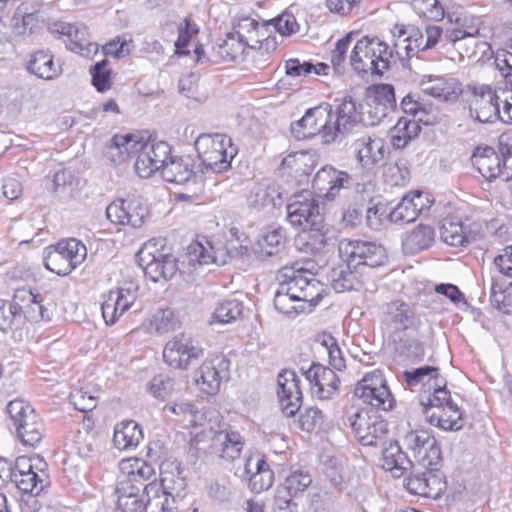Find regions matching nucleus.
<instances>
[{
	"label": "nucleus",
	"instance_id": "52",
	"mask_svg": "<svg viewBox=\"0 0 512 512\" xmlns=\"http://www.w3.org/2000/svg\"><path fill=\"white\" fill-rule=\"evenodd\" d=\"M351 268L335 269L332 272L331 285L336 293H343L356 288L358 284L357 276L350 270Z\"/></svg>",
	"mask_w": 512,
	"mask_h": 512
},
{
	"label": "nucleus",
	"instance_id": "45",
	"mask_svg": "<svg viewBox=\"0 0 512 512\" xmlns=\"http://www.w3.org/2000/svg\"><path fill=\"white\" fill-rule=\"evenodd\" d=\"M151 326L157 334H166L179 328L180 320L172 309H158L153 314Z\"/></svg>",
	"mask_w": 512,
	"mask_h": 512
},
{
	"label": "nucleus",
	"instance_id": "59",
	"mask_svg": "<svg viewBox=\"0 0 512 512\" xmlns=\"http://www.w3.org/2000/svg\"><path fill=\"white\" fill-rule=\"evenodd\" d=\"M164 411L182 416L191 426H196L202 414L191 403H176L165 405Z\"/></svg>",
	"mask_w": 512,
	"mask_h": 512
},
{
	"label": "nucleus",
	"instance_id": "2",
	"mask_svg": "<svg viewBox=\"0 0 512 512\" xmlns=\"http://www.w3.org/2000/svg\"><path fill=\"white\" fill-rule=\"evenodd\" d=\"M287 220L295 228L315 232L318 242L326 244L323 232V216L314 195L309 190H302L289 199L286 206Z\"/></svg>",
	"mask_w": 512,
	"mask_h": 512
},
{
	"label": "nucleus",
	"instance_id": "57",
	"mask_svg": "<svg viewBox=\"0 0 512 512\" xmlns=\"http://www.w3.org/2000/svg\"><path fill=\"white\" fill-rule=\"evenodd\" d=\"M106 59L97 62L91 67L92 83L99 92H104L111 87V70L107 68Z\"/></svg>",
	"mask_w": 512,
	"mask_h": 512
},
{
	"label": "nucleus",
	"instance_id": "31",
	"mask_svg": "<svg viewBox=\"0 0 512 512\" xmlns=\"http://www.w3.org/2000/svg\"><path fill=\"white\" fill-rule=\"evenodd\" d=\"M435 232L429 225L419 224L412 231L405 233L402 248L406 254H416L429 248L434 242Z\"/></svg>",
	"mask_w": 512,
	"mask_h": 512
},
{
	"label": "nucleus",
	"instance_id": "20",
	"mask_svg": "<svg viewBox=\"0 0 512 512\" xmlns=\"http://www.w3.org/2000/svg\"><path fill=\"white\" fill-rule=\"evenodd\" d=\"M300 380L292 370H284L278 375L277 396L282 412L287 417L294 416L302 405Z\"/></svg>",
	"mask_w": 512,
	"mask_h": 512
},
{
	"label": "nucleus",
	"instance_id": "64",
	"mask_svg": "<svg viewBox=\"0 0 512 512\" xmlns=\"http://www.w3.org/2000/svg\"><path fill=\"white\" fill-rule=\"evenodd\" d=\"M70 401L75 409L81 412L92 411L97 406V399L83 389H75L70 393Z\"/></svg>",
	"mask_w": 512,
	"mask_h": 512
},
{
	"label": "nucleus",
	"instance_id": "25",
	"mask_svg": "<svg viewBox=\"0 0 512 512\" xmlns=\"http://www.w3.org/2000/svg\"><path fill=\"white\" fill-rule=\"evenodd\" d=\"M140 138L132 134L115 135L105 150V157L114 165H121L135 156L137 158Z\"/></svg>",
	"mask_w": 512,
	"mask_h": 512
},
{
	"label": "nucleus",
	"instance_id": "23",
	"mask_svg": "<svg viewBox=\"0 0 512 512\" xmlns=\"http://www.w3.org/2000/svg\"><path fill=\"white\" fill-rule=\"evenodd\" d=\"M351 176L344 171L326 165L317 171L313 179V188L323 194L324 198L332 201L342 188H346Z\"/></svg>",
	"mask_w": 512,
	"mask_h": 512
},
{
	"label": "nucleus",
	"instance_id": "53",
	"mask_svg": "<svg viewBox=\"0 0 512 512\" xmlns=\"http://www.w3.org/2000/svg\"><path fill=\"white\" fill-rule=\"evenodd\" d=\"M411 6L420 17L435 21L444 17V9L438 0H412Z\"/></svg>",
	"mask_w": 512,
	"mask_h": 512
},
{
	"label": "nucleus",
	"instance_id": "3",
	"mask_svg": "<svg viewBox=\"0 0 512 512\" xmlns=\"http://www.w3.org/2000/svg\"><path fill=\"white\" fill-rule=\"evenodd\" d=\"M392 50L379 39L363 37L358 40L350 55V64L358 73L382 75L390 67Z\"/></svg>",
	"mask_w": 512,
	"mask_h": 512
},
{
	"label": "nucleus",
	"instance_id": "6",
	"mask_svg": "<svg viewBox=\"0 0 512 512\" xmlns=\"http://www.w3.org/2000/svg\"><path fill=\"white\" fill-rule=\"evenodd\" d=\"M347 422L356 439L364 446H377L388 433V424L373 409H355L347 414Z\"/></svg>",
	"mask_w": 512,
	"mask_h": 512
},
{
	"label": "nucleus",
	"instance_id": "5",
	"mask_svg": "<svg viewBox=\"0 0 512 512\" xmlns=\"http://www.w3.org/2000/svg\"><path fill=\"white\" fill-rule=\"evenodd\" d=\"M87 257L86 246L76 238H68L47 248L45 267L57 275L66 276Z\"/></svg>",
	"mask_w": 512,
	"mask_h": 512
},
{
	"label": "nucleus",
	"instance_id": "48",
	"mask_svg": "<svg viewBox=\"0 0 512 512\" xmlns=\"http://www.w3.org/2000/svg\"><path fill=\"white\" fill-rule=\"evenodd\" d=\"M312 483V478L308 472L296 470L291 472L284 483L277 489H284L289 496L296 497L299 493L306 490Z\"/></svg>",
	"mask_w": 512,
	"mask_h": 512
},
{
	"label": "nucleus",
	"instance_id": "32",
	"mask_svg": "<svg viewBox=\"0 0 512 512\" xmlns=\"http://www.w3.org/2000/svg\"><path fill=\"white\" fill-rule=\"evenodd\" d=\"M250 208L260 210L265 207H277L282 205V193L275 184H259L255 186L248 196Z\"/></svg>",
	"mask_w": 512,
	"mask_h": 512
},
{
	"label": "nucleus",
	"instance_id": "58",
	"mask_svg": "<svg viewBox=\"0 0 512 512\" xmlns=\"http://www.w3.org/2000/svg\"><path fill=\"white\" fill-rule=\"evenodd\" d=\"M20 307L17 304L6 303L0 299V330L7 332L21 318Z\"/></svg>",
	"mask_w": 512,
	"mask_h": 512
},
{
	"label": "nucleus",
	"instance_id": "22",
	"mask_svg": "<svg viewBox=\"0 0 512 512\" xmlns=\"http://www.w3.org/2000/svg\"><path fill=\"white\" fill-rule=\"evenodd\" d=\"M302 371L311 385L312 393L319 399L331 398L339 388L340 380L330 368L313 363L307 370L302 368Z\"/></svg>",
	"mask_w": 512,
	"mask_h": 512
},
{
	"label": "nucleus",
	"instance_id": "18",
	"mask_svg": "<svg viewBox=\"0 0 512 512\" xmlns=\"http://www.w3.org/2000/svg\"><path fill=\"white\" fill-rule=\"evenodd\" d=\"M339 103L336 108V118L332 126V132H328L330 139L341 140L348 134L353 127L364 120V107L357 104L352 96L346 95L342 99L337 100Z\"/></svg>",
	"mask_w": 512,
	"mask_h": 512
},
{
	"label": "nucleus",
	"instance_id": "40",
	"mask_svg": "<svg viewBox=\"0 0 512 512\" xmlns=\"http://www.w3.org/2000/svg\"><path fill=\"white\" fill-rule=\"evenodd\" d=\"M421 132L417 121L400 118L391 130L392 144L397 149L404 148L411 140L415 139Z\"/></svg>",
	"mask_w": 512,
	"mask_h": 512
},
{
	"label": "nucleus",
	"instance_id": "1",
	"mask_svg": "<svg viewBox=\"0 0 512 512\" xmlns=\"http://www.w3.org/2000/svg\"><path fill=\"white\" fill-rule=\"evenodd\" d=\"M277 279L279 288L274 296V306L290 318L311 312L323 297L324 285L299 264L283 267Z\"/></svg>",
	"mask_w": 512,
	"mask_h": 512
},
{
	"label": "nucleus",
	"instance_id": "10",
	"mask_svg": "<svg viewBox=\"0 0 512 512\" xmlns=\"http://www.w3.org/2000/svg\"><path fill=\"white\" fill-rule=\"evenodd\" d=\"M138 263L145 276L153 282L172 278L178 269L176 258L164 249H156L154 245H145L139 251Z\"/></svg>",
	"mask_w": 512,
	"mask_h": 512
},
{
	"label": "nucleus",
	"instance_id": "28",
	"mask_svg": "<svg viewBox=\"0 0 512 512\" xmlns=\"http://www.w3.org/2000/svg\"><path fill=\"white\" fill-rule=\"evenodd\" d=\"M165 181L184 184L196 175L193 159L189 156L170 157L166 161L161 171Z\"/></svg>",
	"mask_w": 512,
	"mask_h": 512
},
{
	"label": "nucleus",
	"instance_id": "33",
	"mask_svg": "<svg viewBox=\"0 0 512 512\" xmlns=\"http://www.w3.org/2000/svg\"><path fill=\"white\" fill-rule=\"evenodd\" d=\"M247 47L256 48V45L246 42L235 33H229L224 40L213 47V52L219 60L237 61L243 57Z\"/></svg>",
	"mask_w": 512,
	"mask_h": 512
},
{
	"label": "nucleus",
	"instance_id": "62",
	"mask_svg": "<svg viewBox=\"0 0 512 512\" xmlns=\"http://www.w3.org/2000/svg\"><path fill=\"white\" fill-rule=\"evenodd\" d=\"M270 23L282 36H289L299 30V24L297 23L295 16L287 11L270 20Z\"/></svg>",
	"mask_w": 512,
	"mask_h": 512
},
{
	"label": "nucleus",
	"instance_id": "4",
	"mask_svg": "<svg viewBox=\"0 0 512 512\" xmlns=\"http://www.w3.org/2000/svg\"><path fill=\"white\" fill-rule=\"evenodd\" d=\"M195 149L206 169L222 172L230 167L236 154L231 139L221 134H202L195 141Z\"/></svg>",
	"mask_w": 512,
	"mask_h": 512
},
{
	"label": "nucleus",
	"instance_id": "46",
	"mask_svg": "<svg viewBox=\"0 0 512 512\" xmlns=\"http://www.w3.org/2000/svg\"><path fill=\"white\" fill-rule=\"evenodd\" d=\"M479 37L484 38V35L481 32V28L477 24L447 29L444 34L445 40L456 45L458 49H463L464 41H473L474 38Z\"/></svg>",
	"mask_w": 512,
	"mask_h": 512
},
{
	"label": "nucleus",
	"instance_id": "30",
	"mask_svg": "<svg viewBox=\"0 0 512 512\" xmlns=\"http://www.w3.org/2000/svg\"><path fill=\"white\" fill-rule=\"evenodd\" d=\"M425 409L424 415L431 425L437 426L445 431H457L463 427L462 413L457 404H449L440 412Z\"/></svg>",
	"mask_w": 512,
	"mask_h": 512
},
{
	"label": "nucleus",
	"instance_id": "55",
	"mask_svg": "<svg viewBox=\"0 0 512 512\" xmlns=\"http://www.w3.org/2000/svg\"><path fill=\"white\" fill-rule=\"evenodd\" d=\"M119 482H128L132 487H140L144 491L145 482H156V473L154 467L143 460V465H138L131 478L120 479Z\"/></svg>",
	"mask_w": 512,
	"mask_h": 512
},
{
	"label": "nucleus",
	"instance_id": "36",
	"mask_svg": "<svg viewBox=\"0 0 512 512\" xmlns=\"http://www.w3.org/2000/svg\"><path fill=\"white\" fill-rule=\"evenodd\" d=\"M140 487H132L128 482H118L117 511L118 512H143V495L140 497Z\"/></svg>",
	"mask_w": 512,
	"mask_h": 512
},
{
	"label": "nucleus",
	"instance_id": "34",
	"mask_svg": "<svg viewBox=\"0 0 512 512\" xmlns=\"http://www.w3.org/2000/svg\"><path fill=\"white\" fill-rule=\"evenodd\" d=\"M142 438V430L133 420L123 421L115 426L113 443L119 450L137 447Z\"/></svg>",
	"mask_w": 512,
	"mask_h": 512
},
{
	"label": "nucleus",
	"instance_id": "29",
	"mask_svg": "<svg viewBox=\"0 0 512 512\" xmlns=\"http://www.w3.org/2000/svg\"><path fill=\"white\" fill-rule=\"evenodd\" d=\"M27 70L44 80H52L62 72L61 67L55 64L53 55L45 50H38L30 55Z\"/></svg>",
	"mask_w": 512,
	"mask_h": 512
},
{
	"label": "nucleus",
	"instance_id": "51",
	"mask_svg": "<svg viewBox=\"0 0 512 512\" xmlns=\"http://www.w3.org/2000/svg\"><path fill=\"white\" fill-rule=\"evenodd\" d=\"M6 411L14 428L19 425V423L25 421L28 416L36 414L32 405L22 398L10 401L6 406Z\"/></svg>",
	"mask_w": 512,
	"mask_h": 512
},
{
	"label": "nucleus",
	"instance_id": "27",
	"mask_svg": "<svg viewBox=\"0 0 512 512\" xmlns=\"http://www.w3.org/2000/svg\"><path fill=\"white\" fill-rule=\"evenodd\" d=\"M245 473L249 475V487L260 493L268 490L274 482V473L267 462L259 456L249 457L245 464Z\"/></svg>",
	"mask_w": 512,
	"mask_h": 512
},
{
	"label": "nucleus",
	"instance_id": "26",
	"mask_svg": "<svg viewBox=\"0 0 512 512\" xmlns=\"http://www.w3.org/2000/svg\"><path fill=\"white\" fill-rule=\"evenodd\" d=\"M211 441L213 453L226 461H233L239 458L244 446L241 435L232 430L215 432Z\"/></svg>",
	"mask_w": 512,
	"mask_h": 512
},
{
	"label": "nucleus",
	"instance_id": "21",
	"mask_svg": "<svg viewBox=\"0 0 512 512\" xmlns=\"http://www.w3.org/2000/svg\"><path fill=\"white\" fill-rule=\"evenodd\" d=\"M350 149L356 156L357 161L364 168H371L384 161L387 153V147L384 140L380 137L363 135L353 139Z\"/></svg>",
	"mask_w": 512,
	"mask_h": 512
},
{
	"label": "nucleus",
	"instance_id": "13",
	"mask_svg": "<svg viewBox=\"0 0 512 512\" xmlns=\"http://www.w3.org/2000/svg\"><path fill=\"white\" fill-rule=\"evenodd\" d=\"M438 466H425L421 463H415L404 480L405 488L411 494L437 497L444 488Z\"/></svg>",
	"mask_w": 512,
	"mask_h": 512
},
{
	"label": "nucleus",
	"instance_id": "14",
	"mask_svg": "<svg viewBox=\"0 0 512 512\" xmlns=\"http://www.w3.org/2000/svg\"><path fill=\"white\" fill-rule=\"evenodd\" d=\"M472 94L468 99L469 114L481 123L493 122L500 117V96L486 84L469 87Z\"/></svg>",
	"mask_w": 512,
	"mask_h": 512
},
{
	"label": "nucleus",
	"instance_id": "43",
	"mask_svg": "<svg viewBox=\"0 0 512 512\" xmlns=\"http://www.w3.org/2000/svg\"><path fill=\"white\" fill-rule=\"evenodd\" d=\"M355 396L362 399L363 402L369 404L373 409H381L383 411H389L393 408L395 404V399L390 392L389 388L387 387V396H385V393L377 390H374L373 388H366L363 391H357L354 392Z\"/></svg>",
	"mask_w": 512,
	"mask_h": 512
},
{
	"label": "nucleus",
	"instance_id": "42",
	"mask_svg": "<svg viewBox=\"0 0 512 512\" xmlns=\"http://www.w3.org/2000/svg\"><path fill=\"white\" fill-rule=\"evenodd\" d=\"M143 512H167L168 496L157 482H149L143 491Z\"/></svg>",
	"mask_w": 512,
	"mask_h": 512
},
{
	"label": "nucleus",
	"instance_id": "37",
	"mask_svg": "<svg viewBox=\"0 0 512 512\" xmlns=\"http://www.w3.org/2000/svg\"><path fill=\"white\" fill-rule=\"evenodd\" d=\"M285 240L282 228L263 232L254 245V252L261 258L277 255L284 248Z\"/></svg>",
	"mask_w": 512,
	"mask_h": 512
},
{
	"label": "nucleus",
	"instance_id": "35",
	"mask_svg": "<svg viewBox=\"0 0 512 512\" xmlns=\"http://www.w3.org/2000/svg\"><path fill=\"white\" fill-rule=\"evenodd\" d=\"M16 435L23 445L35 447L38 445L45 432L44 424L39 415L28 416V418L15 427Z\"/></svg>",
	"mask_w": 512,
	"mask_h": 512
},
{
	"label": "nucleus",
	"instance_id": "44",
	"mask_svg": "<svg viewBox=\"0 0 512 512\" xmlns=\"http://www.w3.org/2000/svg\"><path fill=\"white\" fill-rule=\"evenodd\" d=\"M207 246L203 243L195 241L187 247V258L191 266L205 265L217 261L213 247L209 241H206Z\"/></svg>",
	"mask_w": 512,
	"mask_h": 512
},
{
	"label": "nucleus",
	"instance_id": "61",
	"mask_svg": "<svg viewBox=\"0 0 512 512\" xmlns=\"http://www.w3.org/2000/svg\"><path fill=\"white\" fill-rule=\"evenodd\" d=\"M387 384L380 370H375L371 373H367L361 381H359L354 389V392L363 391L366 388L378 389L380 393L384 392L387 396Z\"/></svg>",
	"mask_w": 512,
	"mask_h": 512
},
{
	"label": "nucleus",
	"instance_id": "47",
	"mask_svg": "<svg viewBox=\"0 0 512 512\" xmlns=\"http://www.w3.org/2000/svg\"><path fill=\"white\" fill-rule=\"evenodd\" d=\"M10 480L22 492L35 495H38L46 485V480L36 472L24 475L12 473Z\"/></svg>",
	"mask_w": 512,
	"mask_h": 512
},
{
	"label": "nucleus",
	"instance_id": "7",
	"mask_svg": "<svg viewBox=\"0 0 512 512\" xmlns=\"http://www.w3.org/2000/svg\"><path fill=\"white\" fill-rule=\"evenodd\" d=\"M338 252L348 268H357L361 265L374 268L386 261L385 249L381 245L359 239L340 240Z\"/></svg>",
	"mask_w": 512,
	"mask_h": 512
},
{
	"label": "nucleus",
	"instance_id": "8",
	"mask_svg": "<svg viewBox=\"0 0 512 512\" xmlns=\"http://www.w3.org/2000/svg\"><path fill=\"white\" fill-rule=\"evenodd\" d=\"M332 106L323 103L306 111L304 116L291 125V132L298 140L309 139L319 133L322 134L325 143L334 142L335 139L328 137L332 132L331 126Z\"/></svg>",
	"mask_w": 512,
	"mask_h": 512
},
{
	"label": "nucleus",
	"instance_id": "15",
	"mask_svg": "<svg viewBox=\"0 0 512 512\" xmlns=\"http://www.w3.org/2000/svg\"><path fill=\"white\" fill-rule=\"evenodd\" d=\"M229 364V360L222 355L207 357L194 372L196 384L204 393L215 395L220 389L221 382L228 379Z\"/></svg>",
	"mask_w": 512,
	"mask_h": 512
},
{
	"label": "nucleus",
	"instance_id": "11",
	"mask_svg": "<svg viewBox=\"0 0 512 512\" xmlns=\"http://www.w3.org/2000/svg\"><path fill=\"white\" fill-rule=\"evenodd\" d=\"M403 447L411 453L415 463L425 466L440 465L441 449L427 430L408 431L402 439Z\"/></svg>",
	"mask_w": 512,
	"mask_h": 512
},
{
	"label": "nucleus",
	"instance_id": "60",
	"mask_svg": "<svg viewBox=\"0 0 512 512\" xmlns=\"http://www.w3.org/2000/svg\"><path fill=\"white\" fill-rule=\"evenodd\" d=\"M366 225L372 230H379L386 221H389V212L385 205L376 204L366 210Z\"/></svg>",
	"mask_w": 512,
	"mask_h": 512
},
{
	"label": "nucleus",
	"instance_id": "38",
	"mask_svg": "<svg viewBox=\"0 0 512 512\" xmlns=\"http://www.w3.org/2000/svg\"><path fill=\"white\" fill-rule=\"evenodd\" d=\"M439 232L441 240L450 246H465L470 243L462 222L455 218L443 219Z\"/></svg>",
	"mask_w": 512,
	"mask_h": 512
},
{
	"label": "nucleus",
	"instance_id": "19",
	"mask_svg": "<svg viewBox=\"0 0 512 512\" xmlns=\"http://www.w3.org/2000/svg\"><path fill=\"white\" fill-rule=\"evenodd\" d=\"M384 323L390 330L393 340L401 341L400 334L406 330L415 329L419 324V318L408 303L395 300L385 305Z\"/></svg>",
	"mask_w": 512,
	"mask_h": 512
},
{
	"label": "nucleus",
	"instance_id": "9",
	"mask_svg": "<svg viewBox=\"0 0 512 512\" xmlns=\"http://www.w3.org/2000/svg\"><path fill=\"white\" fill-rule=\"evenodd\" d=\"M204 350L197 341L179 334L168 341L163 350V359L170 367L187 370L203 357Z\"/></svg>",
	"mask_w": 512,
	"mask_h": 512
},
{
	"label": "nucleus",
	"instance_id": "63",
	"mask_svg": "<svg viewBox=\"0 0 512 512\" xmlns=\"http://www.w3.org/2000/svg\"><path fill=\"white\" fill-rule=\"evenodd\" d=\"M426 39L424 36L417 31L415 36L416 48L424 51L433 48L439 41L442 35V29L436 25H428L425 29Z\"/></svg>",
	"mask_w": 512,
	"mask_h": 512
},
{
	"label": "nucleus",
	"instance_id": "41",
	"mask_svg": "<svg viewBox=\"0 0 512 512\" xmlns=\"http://www.w3.org/2000/svg\"><path fill=\"white\" fill-rule=\"evenodd\" d=\"M243 314V304L239 300H225L217 305L209 323L211 325L230 324L237 321Z\"/></svg>",
	"mask_w": 512,
	"mask_h": 512
},
{
	"label": "nucleus",
	"instance_id": "16",
	"mask_svg": "<svg viewBox=\"0 0 512 512\" xmlns=\"http://www.w3.org/2000/svg\"><path fill=\"white\" fill-rule=\"evenodd\" d=\"M50 32L66 37V47L85 58H92L99 50V45L90 40L88 28L84 24L59 22L50 28Z\"/></svg>",
	"mask_w": 512,
	"mask_h": 512
},
{
	"label": "nucleus",
	"instance_id": "17",
	"mask_svg": "<svg viewBox=\"0 0 512 512\" xmlns=\"http://www.w3.org/2000/svg\"><path fill=\"white\" fill-rule=\"evenodd\" d=\"M106 215L112 223L140 228L148 217L149 211L140 198L133 196L109 204Z\"/></svg>",
	"mask_w": 512,
	"mask_h": 512
},
{
	"label": "nucleus",
	"instance_id": "49",
	"mask_svg": "<svg viewBox=\"0 0 512 512\" xmlns=\"http://www.w3.org/2000/svg\"><path fill=\"white\" fill-rule=\"evenodd\" d=\"M439 369L434 366H422L411 371H404L403 377L409 387H415L419 384H426L435 380V384L440 380L438 377Z\"/></svg>",
	"mask_w": 512,
	"mask_h": 512
},
{
	"label": "nucleus",
	"instance_id": "56",
	"mask_svg": "<svg viewBox=\"0 0 512 512\" xmlns=\"http://www.w3.org/2000/svg\"><path fill=\"white\" fill-rule=\"evenodd\" d=\"M416 220L415 208L407 194L401 202L389 212V221L396 224L410 223Z\"/></svg>",
	"mask_w": 512,
	"mask_h": 512
},
{
	"label": "nucleus",
	"instance_id": "24",
	"mask_svg": "<svg viewBox=\"0 0 512 512\" xmlns=\"http://www.w3.org/2000/svg\"><path fill=\"white\" fill-rule=\"evenodd\" d=\"M420 86L425 94L441 102H455L462 93L461 84L453 77L429 75L421 80Z\"/></svg>",
	"mask_w": 512,
	"mask_h": 512
},
{
	"label": "nucleus",
	"instance_id": "39",
	"mask_svg": "<svg viewBox=\"0 0 512 512\" xmlns=\"http://www.w3.org/2000/svg\"><path fill=\"white\" fill-rule=\"evenodd\" d=\"M366 105H377L387 113L396 107L394 87L390 84H378L370 87L366 95Z\"/></svg>",
	"mask_w": 512,
	"mask_h": 512
},
{
	"label": "nucleus",
	"instance_id": "54",
	"mask_svg": "<svg viewBox=\"0 0 512 512\" xmlns=\"http://www.w3.org/2000/svg\"><path fill=\"white\" fill-rule=\"evenodd\" d=\"M234 33L243 40H246V42L252 43L256 46L261 43L259 38V23L255 19L249 17L240 19L235 26Z\"/></svg>",
	"mask_w": 512,
	"mask_h": 512
},
{
	"label": "nucleus",
	"instance_id": "50",
	"mask_svg": "<svg viewBox=\"0 0 512 512\" xmlns=\"http://www.w3.org/2000/svg\"><path fill=\"white\" fill-rule=\"evenodd\" d=\"M436 386L437 388H434L432 396L428 398V403H422L423 413L425 409H431L430 413L432 411L440 412L441 409L444 410L449 404H454L450 392L445 388V380L441 378L436 383Z\"/></svg>",
	"mask_w": 512,
	"mask_h": 512
},
{
	"label": "nucleus",
	"instance_id": "12",
	"mask_svg": "<svg viewBox=\"0 0 512 512\" xmlns=\"http://www.w3.org/2000/svg\"><path fill=\"white\" fill-rule=\"evenodd\" d=\"M170 154L171 147L167 142L140 139L138 154L134 163L136 173L141 178L150 177L159 169H163Z\"/></svg>",
	"mask_w": 512,
	"mask_h": 512
}]
</instances>
